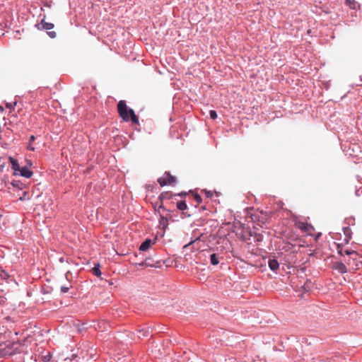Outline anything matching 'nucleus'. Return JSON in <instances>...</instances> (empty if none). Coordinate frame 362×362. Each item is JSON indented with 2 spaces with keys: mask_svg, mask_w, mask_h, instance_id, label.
Returning <instances> with one entry per match:
<instances>
[{
  "mask_svg": "<svg viewBox=\"0 0 362 362\" xmlns=\"http://www.w3.org/2000/svg\"><path fill=\"white\" fill-rule=\"evenodd\" d=\"M117 110L124 121H129L131 119L133 124H139L138 117L134 110L127 107L124 100H120L117 104Z\"/></svg>",
  "mask_w": 362,
  "mask_h": 362,
  "instance_id": "obj_1",
  "label": "nucleus"
},
{
  "mask_svg": "<svg viewBox=\"0 0 362 362\" xmlns=\"http://www.w3.org/2000/svg\"><path fill=\"white\" fill-rule=\"evenodd\" d=\"M21 344L19 341L0 343V357L11 356L20 352Z\"/></svg>",
  "mask_w": 362,
  "mask_h": 362,
  "instance_id": "obj_2",
  "label": "nucleus"
},
{
  "mask_svg": "<svg viewBox=\"0 0 362 362\" xmlns=\"http://www.w3.org/2000/svg\"><path fill=\"white\" fill-rule=\"evenodd\" d=\"M18 173H19L22 177L29 178L32 176L33 172L29 170V168L26 166L20 168V170H18Z\"/></svg>",
  "mask_w": 362,
  "mask_h": 362,
  "instance_id": "obj_3",
  "label": "nucleus"
},
{
  "mask_svg": "<svg viewBox=\"0 0 362 362\" xmlns=\"http://www.w3.org/2000/svg\"><path fill=\"white\" fill-rule=\"evenodd\" d=\"M337 251H338V253L340 254L341 255H344V254L347 255L357 254L356 252L354 250H344L343 247L340 245H337Z\"/></svg>",
  "mask_w": 362,
  "mask_h": 362,
  "instance_id": "obj_4",
  "label": "nucleus"
},
{
  "mask_svg": "<svg viewBox=\"0 0 362 362\" xmlns=\"http://www.w3.org/2000/svg\"><path fill=\"white\" fill-rule=\"evenodd\" d=\"M334 269L341 274H345L347 272V269L345 264L342 262H337L334 264Z\"/></svg>",
  "mask_w": 362,
  "mask_h": 362,
  "instance_id": "obj_5",
  "label": "nucleus"
},
{
  "mask_svg": "<svg viewBox=\"0 0 362 362\" xmlns=\"http://www.w3.org/2000/svg\"><path fill=\"white\" fill-rule=\"evenodd\" d=\"M9 160L11 164V168L15 172V174H18V170H20V168H21V166L18 164V160L12 157L9 158Z\"/></svg>",
  "mask_w": 362,
  "mask_h": 362,
  "instance_id": "obj_6",
  "label": "nucleus"
},
{
  "mask_svg": "<svg viewBox=\"0 0 362 362\" xmlns=\"http://www.w3.org/2000/svg\"><path fill=\"white\" fill-rule=\"evenodd\" d=\"M153 241L151 239H146L142 244L140 245L139 250L141 251H146L153 244Z\"/></svg>",
  "mask_w": 362,
  "mask_h": 362,
  "instance_id": "obj_7",
  "label": "nucleus"
},
{
  "mask_svg": "<svg viewBox=\"0 0 362 362\" xmlns=\"http://www.w3.org/2000/svg\"><path fill=\"white\" fill-rule=\"evenodd\" d=\"M40 25L42 26L41 29L47 30H51V29H52L54 28V24L53 23L45 22L44 20H42L41 21L40 24L38 25V26H40ZM38 29H40V28L38 27Z\"/></svg>",
  "mask_w": 362,
  "mask_h": 362,
  "instance_id": "obj_8",
  "label": "nucleus"
},
{
  "mask_svg": "<svg viewBox=\"0 0 362 362\" xmlns=\"http://www.w3.org/2000/svg\"><path fill=\"white\" fill-rule=\"evenodd\" d=\"M268 264H269V267L272 271H276L279 267V264L278 261L274 259H269Z\"/></svg>",
  "mask_w": 362,
  "mask_h": 362,
  "instance_id": "obj_9",
  "label": "nucleus"
},
{
  "mask_svg": "<svg viewBox=\"0 0 362 362\" xmlns=\"http://www.w3.org/2000/svg\"><path fill=\"white\" fill-rule=\"evenodd\" d=\"M165 177L168 185H173L176 182L175 177L171 175L169 173H166Z\"/></svg>",
  "mask_w": 362,
  "mask_h": 362,
  "instance_id": "obj_10",
  "label": "nucleus"
},
{
  "mask_svg": "<svg viewBox=\"0 0 362 362\" xmlns=\"http://www.w3.org/2000/svg\"><path fill=\"white\" fill-rule=\"evenodd\" d=\"M210 262L212 265H217L219 263V257L216 253L210 255Z\"/></svg>",
  "mask_w": 362,
  "mask_h": 362,
  "instance_id": "obj_11",
  "label": "nucleus"
},
{
  "mask_svg": "<svg viewBox=\"0 0 362 362\" xmlns=\"http://www.w3.org/2000/svg\"><path fill=\"white\" fill-rule=\"evenodd\" d=\"M176 206H177V208L180 211H185L187 208V206L185 201L177 202Z\"/></svg>",
  "mask_w": 362,
  "mask_h": 362,
  "instance_id": "obj_12",
  "label": "nucleus"
},
{
  "mask_svg": "<svg viewBox=\"0 0 362 362\" xmlns=\"http://www.w3.org/2000/svg\"><path fill=\"white\" fill-rule=\"evenodd\" d=\"M298 228L301 229L303 231L308 232L310 228H311V226L308 225V223H300L298 224Z\"/></svg>",
  "mask_w": 362,
  "mask_h": 362,
  "instance_id": "obj_13",
  "label": "nucleus"
},
{
  "mask_svg": "<svg viewBox=\"0 0 362 362\" xmlns=\"http://www.w3.org/2000/svg\"><path fill=\"white\" fill-rule=\"evenodd\" d=\"M35 136H33V135L30 136V137L29 139V143H28V145L27 146V148L28 150L32 151H35V148L32 146V144L35 141Z\"/></svg>",
  "mask_w": 362,
  "mask_h": 362,
  "instance_id": "obj_14",
  "label": "nucleus"
},
{
  "mask_svg": "<svg viewBox=\"0 0 362 362\" xmlns=\"http://www.w3.org/2000/svg\"><path fill=\"white\" fill-rule=\"evenodd\" d=\"M350 231H351V230L349 227L344 228V233L346 236V242H348L351 238Z\"/></svg>",
  "mask_w": 362,
  "mask_h": 362,
  "instance_id": "obj_15",
  "label": "nucleus"
},
{
  "mask_svg": "<svg viewBox=\"0 0 362 362\" xmlns=\"http://www.w3.org/2000/svg\"><path fill=\"white\" fill-rule=\"evenodd\" d=\"M93 274L97 276H100L101 275V272L100 270V265L97 264L93 268Z\"/></svg>",
  "mask_w": 362,
  "mask_h": 362,
  "instance_id": "obj_16",
  "label": "nucleus"
},
{
  "mask_svg": "<svg viewBox=\"0 0 362 362\" xmlns=\"http://www.w3.org/2000/svg\"><path fill=\"white\" fill-rule=\"evenodd\" d=\"M346 4L351 8L354 9L356 6L355 0H346Z\"/></svg>",
  "mask_w": 362,
  "mask_h": 362,
  "instance_id": "obj_17",
  "label": "nucleus"
},
{
  "mask_svg": "<svg viewBox=\"0 0 362 362\" xmlns=\"http://www.w3.org/2000/svg\"><path fill=\"white\" fill-rule=\"evenodd\" d=\"M158 183L160 184V185L161 187L165 186V185H168V184L167 180H166L165 177H160V178L158 180Z\"/></svg>",
  "mask_w": 362,
  "mask_h": 362,
  "instance_id": "obj_18",
  "label": "nucleus"
},
{
  "mask_svg": "<svg viewBox=\"0 0 362 362\" xmlns=\"http://www.w3.org/2000/svg\"><path fill=\"white\" fill-rule=\"evenodd\" d=\"M194 199L198 204L202 202V197L197 193L194 194Z\"/></svg>",
  "mask_w": 362,
  "mask_h": 362,
  "instance_id": "obj_19",
  "label": "nucleus"
},
{
  "mask_svg": "<svg viewBox=\"0 0 362 362\" xmlns=\"http://www.w3.org/2000/svg\"><path fill=\"white\" fill-rule=\"evenodd\" d=\"M209 115L211 119H216L218 117L217 113L215 110H211Z\"/></svg>",
  "mask_w": 362,
  "mask_h": 362,
  "instance_id": "obj_20",
  "label": "nucleus"
},
{
  "mask_svg": "<svg viewBox=\"0 0 362 362\" xmlns=\"http://www.w3.org/2000/svg\"><path fill=\"white\" fill-rule=\"evenodd\" d=\"M16 105V102H14L13 103H6V107L10 110L13 109L14 106Z\"/></svg>",
  "mask_w": 362,
  "mask_h": 362,
  "instance_id": "obj_21",
  "label": "nucleus"
},
{
  "mask_svg": "<svg viewBox=\"0 0 362 362\" xmlns=\"http://www.w3.org/2000/svg\"><path fill=\"white\" fill-rule=\"evenodd\" d=\"M69 286H61V291L63 293H67L69 291Z\"/></svg>",
  "mask_w": 362,
  "mask_h": 362,
  "instance_id": "obj_22",
  "label": "nucleus"
},
{
  "mask_svg": "<svg viewBox=\"0 0 362 362\" xmlns=\"http://www.w3.org/2000/svg\"><path fill=\"white\" fill-rule=\"evenodd\" d=\"M202 192L206 194L207 197H211L213 195V192L208 191L206 189L202 190Z\"/></svg>",
  "mask_w": 362,
  "mask_h": 362,
  "instance_id": "obj_23",
  "label": "nucleus"
},
{
  "mask_svg": "<svg viewBox=\"0 0 362 362\" xmlns=\"http://www.w3.org/2000/svg\"><path fill=\"white\" fill-rule=\"evenodd\" d=\"M47 35L51 38H54V37H56V35H57V34L54 31H49V32H47Z\"/></svg>",
  "mask_w": 362,
  "mask_h": 362,
  "instance_id": "obj_24",
  "label": "nucleus"
},
{
  "mask_svg": "<svg viewBox=\"0 0 362 362\" xmlns=\"http://www.w3.org/2000/svg\"><path fill=\"white\" fill-rule=\"evenodd\" d=\"M139 332H140V333H141V332H143V333H142V336L145 337V336H146V335H147V332H148V331L139 330Z\"/></svg>",
  "mask_w": 362,
  "mask_h": 362,
  "instance_id": "obj_25",
  "label": "nucleus"
}]
</instances>
